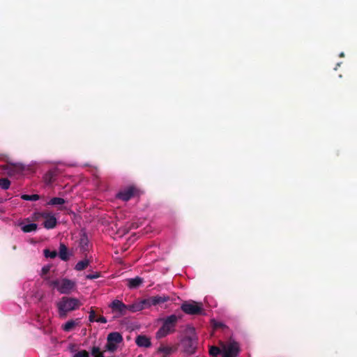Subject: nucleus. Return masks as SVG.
Here are the masks:
<instances>
[{"instance_id": "obj_34", "label": "nucleus", "mask_w": 357, "mask_h": 357, "mask_svg": "<svg viewBox=\"0 0 357 357\" xmlns=\"http://www.w3.org/2000/svg\"><path fill=\"white\" fill-rule=\"evenodd\" d=\"M134 312V310H133V305L132 304L131 305H126V314H128V312Z\"/></svg>"}, {"instance_id": "obj_8", "label": "nucleus", "mask_w": 357, "mask_h": 357, "mask_svg": "<svg viewBox=\"0 0 357 357\" xmlns=\"http://www.w3.org/2000/svg\"><path fill=\"white\" fill-rule=\"evenodd\" d=\"M115 318H119L126 315V305L121 301L115 299L109 305Z\"/></svg>"}, {"instance_id": "obj_28", "label": "nucleus", "mask_w": 357, "mask_h": 357, "mask_svg": "<svg viewBox=\"0 0 357 357\" xmlns=\"http://www.w3.org/2000/svg\"><path fill=\"white\" fill-rule=\"evenodd\" d=\"M221 353V350L216 346H211L209 349V354L213 357L218 356Z\"/></svg>"}, {"instance_id": "obj_30", "label": "nucleus", "mask_w": 357, "mask_h": 357, "mask_svg": "<svg viewBox=\"0 0 357 357\" xmlns=\"http://www.w3.org/2000/svg\"><path fill=\"white\" fill-rule=\"evenodd\" d=\"M89 320L90 322H94L96 321V312L93 310V307H91V310L89 311Z\"/></svg>"}, {"instance_id": "obj_7", "label": "nucleus", "mask_w": 357, "mask_h": 357, "mask_svg": "<svg viewBox=\"0 0 357 357\" xmlns=\"http://www.w3.org/2000/svg\"><path fill=\"white\" fill-rule=\"evenodd\" d=\"M0 169H2L4 174L12 176L21 174L24 170V166L20 163H8L6 165H0Z\"/></svg>"}, {"instance_id": "obj_23", "label": "nucleus", "mask_w": 357, "mask_h": 357, "mask_svg": "<svg viewBox=\"0 0 357 357\" xmlns=\"http://www.w3.org/2000/svg\"><path fill=\"white\" fill-rule=\"evenodd\" d=\"M66 203V200L61 197H53L47 203L49 205H61Z\"/></svg>"}, {"instance_id": "obj_2", "label": "nucleus", "mask_w": 357, "mask_h": 357, "mask_svg": "<svg viewBox=\"0 0 357 357\" xmlns=\"http://www.w3.org/2000/svg\"><path fill=\"white\" fill-rule=\"evenodd\" d=\"M178 317L175 314L168 316L163 319L162 326L157 331L155 336L158 339L162 338L175 331Z\"/></svg>"}, {"instance_id": "obj_9", "label": "nucleus", "mask_w": 357, "mask_h": 357, "mask_svg": "<svg viewBox=\"0 0 357 357\" xmlns=\"http://www.w3.org/2000/svg\"><path fill=\"white\" fill-rule=\"evenodd\" d=\"M138 192V190L134 185H130L124 189L120 190L116 197L123 202H128L133 197H135Z\"/></svg>"}, {"instance_id": "obj_5", "label": "nucleus", "mask_w": 357, "mask_h": 357, "mask_svg": "<svg viewBox=\"0 0 357 357\" xmlns=\"http://www.w3.org/2000/svg\"><path fill=\"white\" fill-rule=\"evenodd\" d=\"M123 336L119 332H112L108 334L107 343L105 346L106 351L114 352L117 349V344L123 342Z\"/></svg>"}, {"instance_id": "obj_35", "label": "nucleus", "mask_w": 357, "mask_h": 357, "mask_svg": "<svg viewBox=\"0 0 357 357\" xmlns=\"http://www.w3.org/2000/svg\"><path fill=\"white\" fill-rule=\"evenodd\" d=\"M340 56H344V53H343V52H342V53L340 54Z\"/></svg>"}, {"instance_id": "obj_21", "label": "nucleus", "mask_w": 357, "mask_h": 357, "mask_svg": "<svg viewBox=\"0 0 357 357\" xmlns=\"http://www.w3.org/2000/svg\"><path fill=\"white\" fill-rule=\"evenodd\" d=\"M79 245L83 252H86L89 249V240L86 234H84L79 240Z\"/></svg>"}, {"instance_id": "obj_12", "label": "nucleus", "mask_w": 357, "mask_h": 357, "mask_svg": "<svg viewBox=\"0 0 357 357\" xmlns=\"http://www.w3.org/2000/svg\"><path fill=\"white\" fill-rule=\"evenodd\" d=\"M41 217L45 219L43 222V226L47 229H53L56 225V218L55 216L50 213H42Z\"/></svg>"}, {"instance_id": "obj_15", "label": "nucleus", "mask_w": 357, "mask_h": 357, "mask_svg": "<svg viewBox=\"0 0 357 357\" xmlns=\"http://www.w3.org/2000/svg\"><path fill=\"white\" fill-rule=\"evenodd\" d=\"M80 324V319H76L75 320L70 319L66 322L63 325H62V329L65 332H70L76 326L79 325Z\"/></svg>"}, {"instance_id": "obj_14", "label": "nucleus", "mask_w": 357, "mask_h": 357, "mask_svg": "<svg viewBox=\"0 0 357 357\" xmlns=\"http://www.w3.org/2000/svg\"><path fill=\"white\" fill-rule=\"evenodd\" d=\"M136 344L139 347L149 348L151 346V340L146 335H138L135 339Z\"/></svg>"}, {"instance_id": "obj_6", "label": "nucleus", "mask_w": 357, "mask_h": 357, "mask_svg": "<svg viewBox=\"0 0 357 357\" xmlns=\"http://www.w3.org/2000/svg\"><path fill=\"white\" fill-rule=\"evenodd\" d=\"M240 351L239 344L236 341L231 339L226 345L223 346L222 357H225V356L228 357H237Z\"/></svg>"}, {"instance_id": "obj_33", "label": "nucleus", "mask_w": 357, "mask_h": 357, "mask_svg": "<svg viewBox=\"0 0 357 357\" xmlns=\"http://www.w3.org/2000/svg\"><path fill=\"white\" fill-rule=\"evenodd\" d=\"M96 321L102 324H106L107 322V320L105 317L100 316L98 319H96Z\"/></svg>"}, {"instance_id": "obj_3", "label": "nucleus", "mask_w": 357, "mask_h": 357, "mask_svg": "<svg viewBox=\"0 0 357 357\" xmlns=\"http://www.w3.org/2000/svg\"><path fill=\"white\" fill-rule=\"evenodd\" d=\"M50 285L56 289L61 294H68L75 287V282L69 279L63 278L61 280H52Z\"/></svg>"}, {"instance_id": "obj_20", "label": "nucleus", "mask_w": 357, "mask_h": 357, "mask_svg": "<svg viewBox=\"0 0 357 357\" xmlns=\"http://www.w3.org/2000/svg\"><path fill=\"white\" fill-rule=\"evenodd\" d=\"M134 312H139L147 308L145 299L132 303Z\"/></svg>"}, {"instance_id": "obj_13", "label": "nucleus", "mask_w": 357, "mask_h": 357, "mask_svg": "<svg viewBox=\"0 0 357 357\" xmlns=\"http://www.w3.org/2000/svg\"><path fill=\"white\" fill-rule=\"evenodd\" d=\"M61 174V171L58 168H54L50 170H49L43 177L44 181L46 184L50 185L52 183H54L58 176Z\"/></svg>"}, {"instance_id": "obj_17", "label": "nucleus", "mask_w": 357, "mask_h": 357, "mask_svg": "<svg viewBox=\"0 0 357 357\" xmlns=\"http://www.w3.org/2000/svg\"><path fill=\"white\" fill-rule=\"evenodd\" d=\"M59 257L63 261H68L69 259V255L68 252V248L63 243H60Z\"/></svg>"}, {"instance_id": "obj_31", "label": "nucleus", "mask_w": 357, "mask_h": 357, "mask_svg": "<svg viewBox=\"0 0 357 357\" xmlns=\"http://www.w3.org/2000/svg\"><path fill=\"white\" fill-rule=\"evenodd\" d=\"M100 273L98 272H96L93 274H88L86 275V278L88 280H93L98 278L100 277Z\"/></svg>"}, {"instance_id": "obj_16", "label": "nucleus", "mask_w": 357, "mask_h": 357, "mask_svg": "<svg viewBox=\"0 0 357 357\" xmlns=\"http://www.w3.org/2000/svg\"><path fill=\"white\" fill-rule=\"evenodd\" d=\"M128 286L130 289H136L139 287L143 282V279L140 277H135L128 280Z\"/></svg>"}, {"instance_id": "obj_24", "label": "nucleus", "mask_w": 357, "mask_h": 357, "mask_svg": "<svg viewBox=\"0 0 357 357\" xmlns=\"http://www.w3.org/2000/svg\"><path fill=\"white\" fill-rule=\"evenodd\" d=\"M91 354L93 357H105L103 352L100 351L98 347H93L91 349Z\"/></svg>"}, {"instance_id": "obj_26", "label": "nucleus", "mask_w": 357, "mask_h": 357, "mask_svg": "<svg viewBox=\"0 0 357 357\" xmlns=\"http://www.w3.org/2000/svg\"><path fill=\"white\" fill-rule=\"evenodd\" d=\"M21 198L23 199V200H26V201H36V200H38L40 197L38 195H22L21 196Z\"/></svg>"}, {"instance_id": "obj_19", "label": "nucleus", "mask_w": 357, "mask_h": 357, "mask_svg": "<svg viewBox=\"0 0 357 357\" xmlns=\"http://www.w3.org/2000/svg\"><path fill=\"white\" fill-rule=\"evenodd\" d=\"M90 261L88 259L79 261L76 264L75 269L77 271H83L88 267Z\"/></svg>"}, {"instance_id": "obj_32", "label": "nucleus", "mask_w": 357, "mask_h": 357, "mask_svg": "<svg viewBox=\"0 0 357 357\" xmlns=\"http://www.w3.org/2000/svg\"><path fill=\"white\" fill-rule=\"evenodd\" d=\"M50 270V266H45L42 268V275H46L49 273Z\"/></svg>"}, {"instance_id": "obj_11", "label": "nucleus", "mask_w": 357, "mask_h": 357, "mask_svg": "<svg viewBox=\"0 0 357 357\" xmlns=\"http://www.w3.org/2000/svg\"><path fill=\"white\" fill-rule=\"evenodd\" d=\"M182 346L185 353L192 354L195 351L197 348V342L192 337H185L182 340Z\"/></svg>"}, {"instance_id": "obj_18", "label": "nucleus", "mask_w": 357, "mask_h": 357, "mask_svg": "<svg viewBox=\"0 0 357 357\" xmlns=\"http://www.w3.org/2000/svg\"><path fill=\"white\" fill-rule=\"evenodd\" d=\"M20 226H21V229L24 233H29V232L34 231L37 229V227H38V225L36 223H30L28 225L21 224Z\"/></svg>"}, {"instance_id": "obj_29", "label": "nucleus", "mask_w": 357, "mask_h": 357, "mask_svg": "<svg viewBox=\"0 0 357 357\" xmlns=\"http://www.w3.org/2000/svg\"><path fill=\"white\" fill-rule=\"evenodd\" d=\"M73 357H89V354L86 350H81L75 354Z\"/></svg>"}, {"instance_id": "obj_22", "label": "nucleus", "mask_w": 357, "mask_h": 357, "mask_svg": "<svg viewBox=\"0 0 357 357\" xmlns=\"http://www.w3.org/2000/svg\"><path fill=\"white\" fill-rule=\"evenodd\" d=\"M173 351L174 349L172 347L163 345H161L158 349V352L162 353L164 354V357H167L173 352Z\"/></svg>"}, {"instance_id": "obj_10", "label": "nucleus", "mask_w": 357, "mask_h": 357, "mask_svg": "<svg viewBox=\"0 0 357 357\" xmlns=\"http://www.w3.org/2000/svg\"><path fill=\"white\" fill-rule=\"evenodd\" d=\"M169 296L166 295H156L145 298L147 308L150 307L151 306L161 305L165 302L169 301Z\"/></svg>"}, {"instance_id": "obj_4", "label": "nucleus", "mask_w": 357, "mask_h": 357, "mask_svg": "<svg viewBox=\"0 0 357 357\" xmlns=\"http://www.w3.org/2000/svg\"><path fill=\"white\" fill-rule=\"evenodd\" d=\"M181 309L187 314L199 315L204 314L203 305L194 301H185L182 303Z\"/></svg>"}, {"instance_id": "obj_1", "label": "nucleus", "mask_w": 357, "mask_h": 357, "mask_svg": "<svg viewBox=\"0 0 357 357\" xmlns=\"http://www.w3.org/2000/svg\"><path fill=\"white\" fill-rule=\"evenodd\" d=\"M82 305V303L76 298L63 296L56 303L59 317L61 319L66 318L69 312L78 309Z\"/></svg>"}, {"instance_id": "obj_27", "label": "nucleus", "mask_w": 357, "mask_h": 357, "mask_svg": "<svg viewBox=\"0 0 357 357\" xmlns=\"http://www.w3.org/2000/svg\"><path fill=\"white\" fill-rule=\"evenodd\" d=\"M44 255L46 258H51V259H54L55 258L58 253L56 250H53V251H50V250L48 249H45L44 251Z\"/></svg>"}, {"instance_id": "obj_25", "label": "nucleus", "mask_w": 357, "mask_h": 357, "mask_svg": "<svg viewBox=\"0 0 357 357\" xmlns=\"http://www.w3.org/2000/svg\"><path fill=\"white\" fill-rule=\"evenodd\" d=\"M10 181L7 178H0V188L3 190H7L10 188Z\"/></svg>"}]
</instances>
